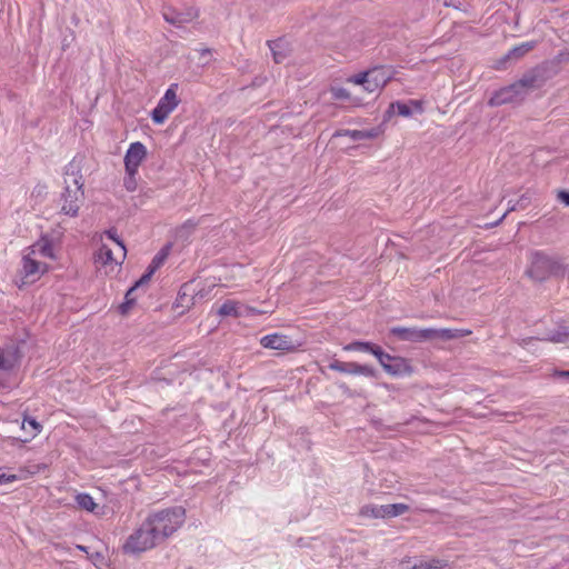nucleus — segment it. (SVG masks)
<instances>
[{
  "label": "nucleus",
  "instance_id": "1",
  "mask_svg": "<svg viewBox=\"0 0 569 569\" xmlns=\"http://www.w3.org/2000/svg\"><path fill=\"white\" fill-rule=\"evenodd\" d=\"M565 259L558 254H549L543 250H533L529 256L526 276L536 282H545L549 278H563L567 272Z\"/></svg>",
  "mask_w": 569,
  "mask_h": 569
},
{
  "label": "nucleus",
  "instance_id": "2",
  "mask_svg": "<svg viewBox=\"0 0 569 569\" xmlns=\"http://www.w3.org/2000/svg\"><path fill=\"white\" fill-rule=\"evenodd\" d=\"M64 191L61 194L63 204L61 211L70 217L78 216L80 202L84 198L83 179L76 161H71L64 172Z\"/></svg>",
  "mask_w": 569,
  "mask_h": 569
},
{
  "label": "nucleus",
  "instance_id": "3",
  "mask_svg": "<svg viewBox=\"0 0 569 569\" xmlns=\"http://www.w3.org/2000/svg\"><path fill=\"white\" fill-rule=\"evenodd\" d=\"M390 333L402 341L423 342L429 340H452L462 338L471 333L470 330L462 329H418L406 327H392Z\"/></svg>",
  "mask_w": 569,
  "mask_h": 569
},
{
  "label": "nucleus",
  "instance_id": "4",
  "mask_svg": "<svg viewBox=\"0 0 569 569\" xmlns=\"http://www.w3.org/2000/svg\"><path fill=\"white\" fill-rule=\"evenodd\" d=\"M184 508L173 507L150 515L146 521L150 525L151 532H153L154 537L160 543L182 526L184 522Z\"/></svg>",
  "mask_w": 569,
  "mask_h": 569
},
{
  "label": "nucleus",
  "instance_id": "5",
  "mask_svg": "<svg viewBox=\"0 0 569 569\" xmlns=\"http://www.w3.org/2000/svg\"><path fill=\"white\" fill-rule=\"evenodd\" d=\"M158 540L150 530V525L144 520L126 540L123 545L124 553H141L158 545Z\"/></svg>",
  "mask_w": 569,
  "mask_h": 569
},
{
  "label": "nucleus",
  "instance_id": "6",
  "mask_svg": "<svg viewBox=\"0 0 569 569\" xmlns=\"http://www.w3.org/2000/svg\"><path fill=\"white\" fill-rule=\"evenodd\" d=\"M178 83H172L159 100L158 106L152 110L151 118L154 123H162L179 104L177 97Z\"/></svg>",
  "mask_w": 569,
  "mask_h": 569
},
{
  "label": "nucleus",
  "instance_id": "7",
  "mask_svg": "<svg viewBox=\"0 0 569 569\" xmlns=\"http://www.w3.org/2000/svg\"><path fill=\"white\" fill-rule=\"evenodd\" d=\"M546 81V70L543 68L536 67L525 72L522 77L513 83L519 91H522V97L526 98L530 91L541 88Z\"/></svg>",
  "mask_w": 569,
  "mask_h": 569
},
{
  "label": "nucleus",
  "instance_id": "8",
  "mask_svg": "<svg viewBox=\"0 0 569 569\" xmlns=\"http://www.w3.org/2000/svg\"><path fill=\"white\" fill-rule=\"evenodd\" d=\"M162 17L168 23L177 28H181L183 24L190 23L199 17V9L196 7H188L182 11H179L173 7H164L162 10Z\"/></svg>",
  "mask_w": 569,
  "mask_h": 569
},
{
  "label": "nucleus",
  "instance_id": "9",
  "mask_svg": "<svg viewBox=\"0 0 569 569\" xmlns=\"http://www.w3.org/2000/svg\"><path fill=\"white\" fill-rule=\"evenodd\" d=\"M523 99L525 98L522 97V91H519L515 83H511L495 91V93L489 99L488 104L490 107H498L506 103L520 102Z\"/></svg>",
  "mask_w": 569,
  "mask_h": 569
},
{
  "label": "nucleus",
  "instance_id": "10",
  "mask_svg": "<svg viewBox=\"0 0 569 569\" xmlns=\"http://www.w3.org/2000/svg\"><path fill=\"white\" fill-rule=\"evenodd\" d=\"M147 157V149L142 142H133L124 156L126 171L138 172V168Z\"/></svg>",
  "mask_w": 569,
  "mask_h": 569
},
{
  "label": "nucleus",
  "instance_id": "11",
  "mask_svg": "<svg viewBox=\"0 0 569 569\" xmlns=\"http://www.w3.org/2000/svg\"><path fill=\"white\" fill-rule=\"evenodd\" d=\"M260 343L267 349H273L279 351H289L295 349L292 340L280 333H272L261 338Z\"/></svg>",
  "mask_w": 569,
  "mask_h": 569
},
{
  "label": "nucleus",
  "instance_id": "12",
  "mask_svg": "<svg viewBox=\"0 0 569 569\" xmlns=\"http://www.w3.org/2000/svg\"><path fill=\"white\" fill-rule=\"evenodd\" d=\"M385 371L393 377L410 376L413 372V368L409 363L408 359L399 356H395L388 366H385Z\"/></svg>",
  "mask_w": 569,
  "mask_h": 569
},
{
  "label": "nucleus",
  "instance_id": "13",
  "mask_svg": "<svg viewBox=\"0 0 569 569\" xmlns=\"http://www.w3.org/2000/svg\"><path fill=\"white\" fill-rule=\"evenodd\" d=\"M267 44L272 52V57L276 63L283 62L291 52L290 44L284 38L269 40Z\"/></svg>",
  "mask_w": 569,
  "mask_h": 569
},
{
  "label": "nucleus",
  "instance_id": "14",
  "mask_svg": "<svg viewBox=\"0 0 569 569\" xmlns=\"http://www.w3.org/2000/svg\"><path fill=\"white\" fill-rule=\"evenodd\" d=\"M368 76L382 89L392 80L393 70L392 67L376 66L368 70Z\"/></svg>",
  "mask_w": 569,
  "mask_h": 569
},
{
  "label": "nucleus",
  "instance_id": "15",
  "mask_svg": "<svg viewBox=\"0 0 569 569\" xmlns=\"http://www.w3.org/2000/svg\"><path fill=\"white\" fill-rule=\"evenodd\" d=\"M411 106H413L418 111H422V103L419 100H410L409 103L396 101L390 103L386 111V117L390 118L395 113L396 109L399 116L410 117L412 114Z\"/></svg>",
  "mask_w": 569,
  "mask_h": 569
},
{
  "label": "nucleus",
  "instance_id": "16",
  "mask_svg": "<svg viewBox=\"0 0 569 569\" xmlns=\"http://www.w3.org/2000/svg\"><path fill=\"white\" fill-rule=\"evenodd\" d=\"M409 510L406 503L382 505V518H393L403 515Z\"/></svg>",
  "mask_w": 569,
  "mask_h": 569
},
{
  "label": "nucleus",
  "instance_id": "17",
  "mask_svg": "<svg viewBox=\"0 0 569 569\" xmlns=\"http://www.w3.org/2000/svg\"><path fill=\"white\" fill-rule=\"evenodd\" d=\"M170 249L171 244L168 243L153 257L150 264L148 266L151 272H156L164 263L169 256Z\"/></svg>",
  "mask_w": 569,
  "mask_h": 569
},
{
  "label": "nucleus",
  "instance_id": "18",
  "mask_svg": "<svg viewBox=\"0 0 569 569\" xmlns=\"http://www.w3.org/2000/svg\"><path fill=\"white\" fill-rule=\"evenodd\" d=\"M349 367H350V370H349L350 375H362V376L371 377V378H375L377 376V371L372 367L367 366V365H359L357 362H350Z\"/></svg>",
  "mask_w": 569,
  "mask_h": 569
},
{
  "label": "nucleus",
  "instance_id": "19",
  "mask_svg": "<svg viewBox=\"0 0 569 569\" xmlns=\"http://www.w3.org/2000/svg\"><path fill=\"white\" fill-rule=\"evenodd\" d=\"M535 42L533 41H529V42H523L521 43L520 46H517L515 47L513 49H511L508 54L505 57V59H509V58H520L522 56H525L527 52H529L530 50H532L535 48Z\"/></svg>",
  "mask_w": 569,
  "mask_h": 569
},
{
  "label": "nucleus",
  "instance_id": "20",
  "mask_svg": "<svg viewBox=\"0 0 569 569\" xmlns=\"http://www.w3.org/2000/svg\"><path fill=\"white\" fill-rule=\"evenodd\" d=\"M76 501L81 509L87 510V511L93 512L97 507V503L93 501L92 497L88 493H78L76 496Z\"/></svg>",
  "mask_w": 569,
  "mask_h": 569
},
{
  "label": "nucleus",
  "instance_id": "21",
  "mask_svg": "<svg viewBox=\"0 0 569 569\" xmlns=\"http://www.w3.org/2000/svg\"><path fill=\"white\" fill-rule=\"evenodd\" d=\"M39 262L31 259L29 256L23 257V272L24 277H33L39 272Z\"/></svg>",
  "mask_w": 569,
  "mask_h": 569
},
{
  "label": "nucleus",
  "instance_id": "22",
  "mask_svg": "<svg viewBox=\"0 0 569 569\" xmlns=\"http://www.w3.org/2000/svg\"><path fill=\"white\" fill-rule=\"evenodd\" d=\"M238 308L239 307H238L237 302L228 300L220 306V308L218 309V313L222 317H226V316L239 317L240 312L238 311Z\"/></svg>",
  "mask_w": 569,
  "mask_h": 569
},
{
  "label": "nucleus",
  "instance_id": "23",
  "mask_svg": "<svg viewBox=\"0 0 569 569\" xmlns=\"http://www.w3.org/2000/svg\"><path fill=\"white\" fill-rule=\"evenodd\" d=\"M359 515L376 519L382 518V506L366 505L360 509Z\"/></svg>",
  "mask_w": 569,
  "mask_h": 569
},
{
  "label": "nucleus",
  "instance_id": "24",
  "mask_svg": "<svg viewBox=\"0 0 569 569\" xmlns=\"http://www.w3.org/2000/svg\"><path fill=\"white\" fill-rule=\"evenodd\" d=\"M97 259L102 264H108L111 262L118 263V260L116 258H113L112 250L110 248H108L106 244H102L101 248L99 249Z\"/></svg>",
  "mask_w": 569,
  "mask_h": 569
},
{
  "label": "nucleus",
  "instance_id": "25",
  "mask_svg": "<svg viewBox=\"0 0 569 569\" xmlns=\"http://www.w3.org/2000/svg\"><path fill=\"white\" fill-rule=\"evenodd\" d=\"M528 202H529V199H528L526 196H522V197L517 201V203H516V204H513L512 207H510V208H509V209H508V210L502 214V217H501L498 221H496V222L491 223V226H497V224H499V223L502 221V219H505V218H506V216H507L510 211H515V210H517V209H525V208L527 207Z\"/></svg>",
  "mask_w": 569,
  "mask_h": 569
},
{
  "label": "nucleus",
  "instance_id": "26",
  "mask_svg": "<svg viewBox=\"0 0 569 569\" xmlns=\"http://www.w3.org/2000/svg\"><path fill=\"white\" fill-rule=\"evenodd\" d=\"M372 342L367 341H353L349 345H347L343 349L347 351H366L368 352L371 348Z\"/></svg>",
  "mask_w": 569,
  "mask_h": 569
},
{
  "label": "nucleus",
  "instance_id": "27",
  "mask_svg": "<svg viewBox=\"0 0 569 569\" xmlns=\"http://www.w3.org/2000/svg\"><path fill=\"white\" fill-rule=\"evenodd\" d=\"M569 338V331H567L566 328H562V329H559V330H556L555 332H552L550 335V337L548 338L549 341H552V342H557V343H562V342H566Z\"/></svg>",
  "mask_w": 569,
  "mask_h": 569
},
{
  "label": "nucleus",
  "instance_id": "28",
  "mask_svg": "<svg viewBox=\"0 0 569 569\" xmlns=\"http://www.w3.org/2000/svg\"><path fill=\"white\" fill-rule=\"evenodd\" d=\"M127 176L123 180V184H124V188L132 192L137 189V179H136V176L138 172H130V171H126Z\"/></svg>",
  "mask_w": 569,
  "mask_h": 569
},
{
  "label": "nucleus",
  "instance_id": "29",
  "mask_svg": "<svg viewBox=\"0 0 569 569\" xmlns=\"http://www.w3.org/2000/svg\"><path fill=\"white\" fill-rule=\"evenodd\" d=\"M106 234L109 239L113 240L120 247L121 257L122 259H124L127 250L123 242L119 239L117 230L114 228H111L106 231Z\"/></svg>",
  "mask_w": 569,
  "mask_h": 569
},
{
  "label": "nucleus",
  "instance_id": "30",
  "mask_svg": "<svg viewBox=\"0 0 569 569\" xmlns=\"http://www.w3.org/2000/svg\"><path fill=\"white\" fill-rule=\"evenodd\" d=\"M349 136L353 141H360L365 139L363 130H343V131H337L335 133V137L338 136Z\"/></svg>",
  "mask_w": 569,
  "mask_h": 569
},
{
  "label": "nucleus",
  "instance_id": "31",
  "mask_svg": "<svg viewBox=\"0 0 569 569\" xmlns=\"http://www.w3.org/2000/svg\"><path fill=\"white\" fill-rule=\"evenodd\" d=\"M350 362H342V361H339V360H333L332 362L329 363V369L331 370H335V371H339V372H342V373H349V370H350Z\"/></svg>",
  "mask_w": 569,
  "mask_h": 569
},
{
  "label": "nucleus",
  "instance_id": "32",
  "mask_svg": "<svg viewBox=\"0 0 569 569\" xmlns=\"http://www.w3.org/2000/svg\"><path fill=\"white\" fill-rule=\"evenodd\" d=\"M331 94L337 100L350 99V92L346 88H342V87L331 88Z\"/></svg>",
  "mask_w": 569,
  "mask_h": 569
},
{
  "label": "nucleus",
  "instance_id": "33",
  "mask_svg": "<svg viewBox=\"0 0 569 569\" xmlns=\"http://www.w3.org/2000/svg\"><path fill=\"white\" fill-rule=\"evenodd\" d=\"M368 77V70L359 72L348 78V82L363 86Z\"/></svg>",
  "mask_w": 569,
  "mask_h": 569
},
{
  "label": "nucleus",
  "instance_id": "34",
  "mask_svg": "<svg viewBox=\"0 0 569 569\" xmlns=\"http://www.w3.org/2000/svg\"><path fill=\"white\" fill-rule=\"evenodd\" d=\"M154 272L150 271V268H147V271L140 277L139 280L136 281L134 286L139 289L143 286H147L149 281L151 280V277Z\"/></svg>",
  "mask_w": 569,
  "mask_h": 569
},
{
  "label": "nucleus",
  "instance_id": "35",
  "mask_svg": "<svg viewBox=\"0 0 569 569\" xmlns=\"http://www.w3.org/2000/svg\"><path fill=\"white\" fill-rule=\"evenodd\" d=\"M372 79L368 76L366 82L363 84V89L369 93H375L381 90V88L376 82H371Z\"/></svg>",
  "mask_w": 569,
  "mask_h": 569
},
{
  "label": "nucleus",
  "instance_id": "36",
  "mask_svg": "<svg viewBox=\"0 0 569 569\" xmlns=\"http://www.w3.org/2000/svg\"><path fill=\"white\" fill-rule=\"evenodd\" d=\"M370 353H372L379 362H383V355L386 353L382 348L378 345L371 343V348L369 349Z\"/></svg>",
  "mask_w": 569,
  "mask_h": 569
},
{
  "label": "nucleus",
  "instance_id": "37",
  "mask_svg": "<svg viewBox=\"0 0 569 569\" xmlns=\"http://www.w3.org/2000/svg\"><path fill=\"white\" fill-rule=\"evenodd\" d=\"M136 303V298H128L124 299V302H122L119 306V311L121 315L128 313V311L131 309V307Z\"/></svg>",
  "mask_w": 569,
  "mask_h": 569
},
{
  "label": "nucleus",
  "instance_id": "38",
  "mask_svg": "<svg viewBox=\"0 0 569 569\" xmlns=\"http://www.w3.org/2000/svg\"><path fill=\"white\" fill-rule=\"evenodd\" d=\"M26 422L34 430V435H37L38 432L41 431L42 427H41V425L34 418L27 417L23 420V425Z\"/></svg>",
  "mask_w": 569,
  "mask_h": 569
},
{
  "label": "nucleus",
  "instance_id": "39",
  "mask_svg": "<svg viewBox=\"0 0 569 569\" xmlns=\"http://www.w3.org/2000/svg\"><path fill=\"white\" fill-rule=\"evenodd\" d=\"M197 223L192 220H187L183 226L181 227L180 229V232H183V231H187L188 233L189 232H192L196 228Z\"/></svg>",
  "mask_w": 569,
  "mask_h": 569
},
{
  "label": "nucleus",
  "instance_id": "40",
  "mask_svg": "<svg viewBox=\"0 0 569 569\" xmlns=\"http://www.w3.org/2000/svg\"><path fill=\"white\" fill-rule=\"evenodd\" d=\"M16 480H18V477L16 475H6V473L0 475V485L13 482Z\"/></svg>",
  "mask_w": 569,
  "mask_h": 569
},
{
  "label": "nucleus",
  "instance_id": "41",
  "mask_svg": "<svg viewBox=\"0 0 569 569\" xmlns=\"http://www.w3.org/2000/svg\"><path fill=\"white\" fill-rule=\"evenodd\" d=\"M40 252L43 254V256H47V257H52V247L50 244L49 241H47L44 244H42L40 247Z\"/></svg>",
  "mask_w": 569,
  "mask_h": 569
},
{
  "label": "nucleus",
  "instance_id": "42",
  "mask_svg": "<svg viewBox=\"0 0 569 569\" xmlns=\"http://www.w3.org/2000/svg\"><path fill=\"white\" fill-rule=\"evenodd\" d=\"M558 199L565 203L566 206H569V192L566 190H560L558 192Z\"/></svg>",
  "mask_w": 569,
  "mask_h": 569
},
{
  "label": "nucleus",
  "instance_id": "43",
  "mask_svg": "<svg viewBox=\"0 0 569 569\" xmlns=\"http://www.w3.org/2000/svg\"><path fill=\"white\" fill-rule=\"evenodd\" d=\"M3 367H1V369L3 370H11L14 366L13 361L10 360L9 358H7L4 355H3Z\"/></svg>",
  "mask_w": 569,
  "mask_h": 569
},
{
  "label": "nucleus",
  "instance_id": "44",
  "mask_svg": "<svg viewBox=\"0 0 569 569\" xmlns=\"http://www.w3.org/2000/svg\"><path fill=\"white\" fill-rule=\"evenodd\" d=\"M553 376L557 378L569 379V370H555Z\"/></svg>",
  "mask_w": 569,
  "mask_h": 569
},
{
  "label": "nucleus",
  "instance_id": "45",
  "mask_svg": "<svg viewBox=\"0 0 569 569\" xmlns=\"http://www.w3.org/2000/svg\"><path fill=\"white\" fill-rule=\"evenodd\" d=\"M393 357L395 356H391V355H389L387 352L383 355V362H379L383 370H385V366H388V363L391 362Z\"/></svg>",
  "mask_w": 569,
  "mask_h": 569
},
{
  "label": "nucleus",
  "instance_id": "46",
  "mask_svg": "<svg viewBox=\"0 0 569 569\" xmlns=\"http://www.w3.org/2000/svg\"><path fill=\"white\" fill-rule=\"evenodd\" d=\"M363 133H365V139H373L377 137V131L376 130H363Z\"/></svg>",
  "mask_w": 569,
  "mask_h": 569
},
{
  "label": "nucleus",
  "instance_id": "47",
  "mask_svg": "<svg viewBox=\"0 0 569 569\" xmlns=\"http://www.w3.org/2000/svg\"><path fill=\"white\" fill-rule=\"evenodd\" d=\"M138 290V288L133 284L126 293L124 296V299H128V298H136L133 296L134 291Z\"/></svg>",
  "mask_w": 569,
  "mask_h": 569
},
{
  "label": "nucleus",
  "instance_id": "48",
  "mask_svg": "<svg viewBox=\"0 0 569 569\" xmlns=\"http://www.w3.org/2000/svg\"><path fill=\"white\" fill-rule=\"evenodd\" d=\"M200 56H201V58L210 57L211 56V50L209 48L201 49L200 50Z\"/></svg>",
  "mask_w": 569,
  "mask_h": 569
},
{
  "label": "nucleus",
  "instance_id": "49",
  "mask_svg": "<svg viewBox=\"0 0 569 569\" xmlns=\"http://www.w3.org/2000/svg\"><path fill=\"white\" fill-rule=\"evenodd\" d=\"M91 558L94 560L102 559V555L100 552H96L94 555L91 556Z\"/></svg>",
  "mask_w": 569,
  "mask_h": 569
},
{
  "label": "nucleus",
  "instance_id": "50",
  "mask_svg": "<svg viewBox=\"0 0 569 569\" xmlns=\"http://www.w3.org/2000/svg\"><path fill=\"white\" fill-rule=\"evenodd\" d=\"M77 549H79V550H81V551H83V552H88V548H87V547H84V546H80V545H78V546H77Z\"/></svg>",
  "mask_w": 569,
  "mask_h": 569
}]
</instances>
